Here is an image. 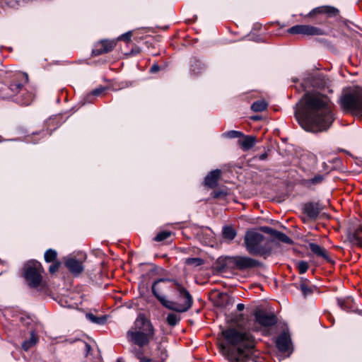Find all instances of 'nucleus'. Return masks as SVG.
Instances as JSON below:
<instances>
[{
  "instance_id": "9",
  "label": "nucleus",
  "mask_w": 362,
  "mask_h": 362,
  "mask_svg": "<svg viewBox=\"0 0 362 362\" xmlns=\"http://www.w3.org/2000/svg\"><path fill=\"white\" fill-rule=\"evenodd\" d=\"M129 330L140 333H147L154 336V329L151 322L143 315H139Z\"/></svg>"
},
{
  "instance_id": "18",
  "label": "nucleus",
  "mask_w": 362,
  "mask_h": 362,
  "mask_svg": "<svg viewBox=\"0 0 362 362\" xmlns=\"http://www.w3.org/2000/svg\"><path fill=\"white\" fill-rule=\"evenodd\" d=\"M29 77L27 73L20 72L16 76L12 86L15 89H25L29 88Z\"/></svg>"
},
{
  "instance_id": "23",
  "label": "nucleus",
  "mask_w": 362,
  "mask_h": 362,
  "mask_svg": "<svg viewBox=\"0 0 362 362\" xmlns=\"http://www.w3.org/2000/svg\"><path fill=\"white\" fill-rule=\"evenodd\" d=\"M309 248L317 256L323 257L325 259H329L327 250L320 245L316 243H310Z\"/></svg>"
},
{
  "instance_id": "29",
  "label": "nucleus",
  "mask_w": 362,
  "mask_h": 362,
  "mask_svg": "<svg viewBox=\"0 0 362 362\" xmlns=\"http://www.w3.org/2000/svg\"><path fill=\"white\" fill-rule=\"evenodd\" d=\"M180 316L173 313H169L166 317L168 324L172 327L175 326L180 321Z\"/></svg>"
},
{
  "instance_id": "50",
  "label": "nucleus",
  "mask_w": 362,
  "mask_h": 362,
  "mask_svg": "<svg viewBox=\"0 0 362 362\" xmlns=\"http://www.w3.org/2000/svg\"><path fill=\"white\" fill-rule=\"evenodd\" d=\"M86 317L88 320H90V313H86Z\"/></svg>"
},
{
  "instance_id": "1",
  "label": "nucleus",
  "mask_w": 362,
  "mask_h": 362,
  "mask_svg": "<svg viewBox=\"0 0 362 362\" xmlns=\"http://www.w3.org/2000/svg\"><path fill=\"white\" fill-rule=\"evenodd\" d=\"M333 104L321 92H306L295 106V117L305 131L327 130L334 121Z\"/></svg>"
},
{
  "instance_id": "5",
  "label": "nucleus",
  "mask_w": 362,
  "mask_h": 362,
  "mask_svg": "<svg viewBox=\"0 0 362 362\" xmlns=\"http://www.w3.org/2000/svg\"><path fill=\"white\" fill-rule=\"evenodd\" d=\"M337 103L343 112L362 116V92H341Z\"/></svg>"
},
{
  "instance_id": "43",
  "label": "nucleus",
  "mask_w": 362,
  "mask_h": 362,
  "mask_svg": "<svg viewBox=\"0 0 362 362\" xmlns=\"http://www.w3.org/2000/svg\"><path fill=\"white\" fill-rule=\"evenodd\" d=\"M160 70V67L157 64H154L151 67L150 72L152 74H155V73L158 72Z\"/></svg>"
},
{
  "instance_id": "46",
  "label": "nucleus",
  "mask_w": 362,
  "mask_h": 362,
  "mask_svg": "<svg viewBox=\"0 0 362 362\" xmlns=\"http://www.w3.org/2000/svg\"><path fill=\"white\" fill-rule=\"evenodd\" d=\"M141 51L140 48L138 47H136L134 49H132L131 51V53L129 54H135L139 53Z\"/></svg>"
},
{
  "instance_id": "7",
  "label": "nucleus",
  "mask_w": 362,
  "mask_h": 362,
  "mask_svg": "<svg viewBox=\"0 0 362 362\" xmlns=\"http://www.w3.org/2000/svg\"><path fill=\"white\" fill-rule=\"evenodd\" d=\"M304 88H313V89H329L332 86V81L325 74L319 72L308 74L305 78L303 83Z\"/></svg>"
},
{
  "instance_id": "17",
  "label": "nucleus",
  "mask_w": 362,
  "mask_h": 362,
  "mask_svg": "<svg viewBox=\"0 0 362 362\" xmlns=\"http://www.w3.org/2000/svg\"><path fill=\"white\" fill-rule=\"evenodd\" d=\"M132 352L135 354V356L140 360L139 362H163L164 361L167 356V351L165 349H161L160 348L158 349V352L159 353L158 358L157 360H153L152 358H148L146 357H142V351L139 349L134 348L132 349Z\"/></svg>"
},
{
  "instance_id": "28",
  "label": "nucleus",
  "mask_w": 362,
  "mask_h": 362,
  "mask_svg": "<svg viewBox=\"0 0 362 362\" xmlns=\"http://www.w3.org/2000/svg\"><path fill=\"white\" fill-rule=\"evenodd\" d=\"M204 66V64L197 59H194L191 64V71L195 75H198L202 72Z\"/></svg>"
},
{
  "instance_id": "42",
  "label": "nucleus",
  "mask_w": 362,
  "mask_h": 362,
  "mask_svg": "<svg viewBox=\"0 0 362 362\" xmlns=\"http://www.w3.org/2000/svg\"><path fill=\"white\" fill-rule=\"evenodd\" d=\"M337 304L341 310H347L349 307L346 305V301L344 299H337Z\"/></svg>"
},
{
  "instance_id": "32",
  "label": "nucleus",
  "mask_w": 362,
  "mask_h": 362,
  "mask_svg": "<svg viewBox=\"0 0 362 362\" xmlns=\"http://www.w3.org/2000/svg\"><path fill=\"white\" fill-rule=\"evenodd\" d=\"M57 253L54 250L49 249L45 253V260L47 262H52L57 258Z\"/></svg>"
},
{
  "instance_id": "16",
  "label": "nucleus",
  "mask_w": 362,
  "mask_h": 362,
  "mask_svg": "<svg viewBox=\"0 0 362 362\" xmlns=\"http://www.w3.org/2000/svg\"><path fill=\"white\" fill-rule=\"evenodd\" d=\"M339 13V10L333 6H322L313 9L305 17L314 18L317 15L325 14L327 17L332 18L338 16Z\"/></svg>"
},
{
  "instance_id": "27",
  "label": "nucleus",
  "mask_w": 362,
  "mask_h": 362,
  "mask_svg": "<svg viewBox=\"0 0 362 362\" xmlns=\"http://www.w3.org/2000/svg\"><path fill=\"white\" fill-rule=\"evenodd\" d=\"M349 238L354 244L361 245L362 243V228H357Z\"/></svg>"
},
{
  "instance_id": "52",
  "label": "nucleus",
  "mask_w": 362,
  "mask_h": 362,
  "mask_svg": "<svg viewBox=\"0 0 362 362\" xmlns=\"http://www.w3.org/2000/svg\"><path fill=\"white\" fill-rule=\"evenodd\" d=\"M252 119L257 120V119H259V117H257V116L252 117Z\"/></svg>"
},
{
  "instance_id": "49",
  "label": "nucleus",
  "mask_w": 362,
  "mask_h": 362,
  "mask_svg": "<svg viewBox=\"0 0 362 362\" xmlns=\"http://www.w3.org/2000/svg\"><path fill=\"white\" fill-rule=\"evenodd\" d=\"M5 93H6V95H1V98L2 99L7 100L6 98H4L3 97H4V96H6H6H9V95H11L12 93H11V92H10V94H9V95H8V94L9 93V92H5Z\"/></svg>"
},
{
  "instance_id": "19",
  "label": "nucleus",
  "mask_w": 362,
  "mask_h": 362,
  "mask_svg": "<svg viewBox=\"0 0 362 362\" xmlns=\"http://www.w3.org/2000/svg\"><path fill=\"white\" fill-rule=\"evenodd\" d=\"M322 210V207L317 202H309L304 205L303 211L304 213L311 219H315L320 212Z\"/></svg>"
},
{
  "instance_id": "31",
  "label": "nucleus",
  "mask_w": 362,
  "mask_h": 362,
  "mask_svg": "<svg viewBox=\"0 0 362 362\" xmlns=\"http://www.w3.org/2000/svg\"><path fill=\"white\" fill-rule=\"evenodd\" d=\"M273 237L284 243L291 244L292 243L291 239L288 236H287L285 233L276 230H275Z\"/></svg>"
},
{
  "instance_id": "26",
  "label": "nucleus",
  "mask_w": 362,
  "mask_h": 362,
  "mask_svg": "<svg viewBox=\"0 0 362 362\" xmlns=\"http://www.w3.org/2000/svg\"><path fill=\"white\" fill-rule=\"evenodd\" d=\"M223 238L228 240H233L236 236L235 230L230 226H226L222 230Z\"/></svg>"
},
{
  "instance_id": "8",
  "label": "nucleus",
  "mask_w": 362,
  "mask_h": 362,
  "mask_svg": "<svg viewBox=\"0 0 362 362\" xmlns=\"http://www.w3.org/2000/svg\"><path fill=\"white\" fill-rule=\"evenodd\" d=\"M288 33L292 35H305L309 36L322 35L325 34L323 30L309 25H296L291 27Z\"/></svg>"
},
{
  "instance_id": "39",
  "label": "nucleus",
  "mask_w": 362,
  "mask_h": 362,
  "mask_svg": "<svg viewBox=\"0 0 362 362\" xmlns=\"http://www.w3.org/2000/svg\"><path fill=\"white\" fill-rule=\"evenodd\" d=\"M323 179H324L323 175L317 174V175H315L313 178H311L309 180V182L313 185H317V184L322 182Z\"/></svg>"
},
{
  "instance_id": "53",
  "label": "nucleus",
  "mask_w": 362,
  "mask_h": 362,
  "mask_svg": "<svg viewBox=\"0 0 362 362\" xmlns=\"http://www.w3.org/2000/svg\"><path fill=\"white\" fill-rule=\"evenodd\" d=\"M3 141L1 136H0V142H1Z\"/></svg>"
},
{
  "instance_id": "12",
  "label": "nucleus",
  "mask_w": 362,
  "mask_h": 362,
  "mask_svg": "<svg viewBox=\"0 0 362 362\" xmlns=\"http://www.w3.org/2000/svg\"><path fill=\"white\" fill-rule=\"evenodd\" d=\"M232 262L240 270L257 267L260 265L258 260L245 256H235L232 257Z\"/></svg>"
},
{
  "instance_id": "22",
  "label": "nucleus",
  "mask_w": 362,
  "mask_h": 362,
  "mask_svg": "<svg viewBox=\"0 0 362 362\" xmlns=\"http://www.w3.org/2000/svg\"><path fill=\"white\" fill-rule=\"evenodd\" d=\"M256 141L252 136H243V139L238 141L239 145L243 151H247L253 147Z\"/></svg>"
},
{
  "instance_id": "54",
  "label": "nucleus",
  "mask_w": 362,
  "mask_h": 362,
  "mask_svg": "<svg viewBox=\"0 0 362 362\" xmlns=\"http://www.w3.org/2000/svg\"><path fill=\"white\" fill-rule=\"evenodd\" d=\"M95 90L98 91V90H103L102 89H95Z\"/></svg>"
},
{
  "instance_id": "24",
  "label": "nucleus",
  "mask_w": 362,
  "mask_h": 362,
  "mask_svg": "<svg viewBox=\"0 0 362 362\" xmlns=\"http://www.w3.org/2000/svg\"><path fill=\"white\" fill-rule=\"evenodd\" d=\"M38 338L34 332H30V338L25 340L22 344V349L24 351L29 350L31 347L34 346L37 342Z\"/></svg>"
},
{
  "instance_id": "44",
  "label": "nucleus",
  "mask_w": 362,
  "mask_h": 362,
  "mask_svg": "<svg viewBox=\"0 0 362 362\" xmlns=\"http://www.w3.org/2000/svg\"><path fill=\"white\" fill-rule=\"evenodd\" d=\"M344 90H346V91H349V90H362V88H361L358 86H354V87L346 88Z\"/></svg>"
},
{
  "instance_id": "47",
  "label": "nucleus",
  "mask_w": 362,
  "mask_h": 362,
  "mask_svg": "<svg viewBox=\"0 0 362 362\" xmlns=\"http://www.w3.org/2000/svg\"><path fill=\"white\" fill-rule=\"evenodd\" d=\"M244 308H245V305H244V304H243V303H239V304H238V305H237V310H238V311H242V310H244Z\"/></svg>"
},
{
  "instance_id": "13",
  "label": "nucleus",
  "mask_w": 362,
  "mask_h": 362,
  "mask_svg": "<svg viewBox=\"0 0 362 362\" xmlns=\"http://www.w3.org/2000/svg\"><path fill=\"white\" fill-rule=\"evenodd\" d=\"M255 317L256 322L264 327H272L277 322L275 315L262 310L255 313Z\"/></svg>"
},
{
  "instance_id": "48",
  "label": "nucleus",
  "mask_w": 362,
  "mask_h": 362,
  "mask_svg": "<svg viewBox=\"0 0 362 362\" xmlns=\"http://www.w3.org/2000/svg\"><path fill=\"white\" fill-rule=\"evenodd\" d=\"M102 92H98V91H95V92H92V97L93 96H99L100 95Z\"/></svg>"
},
{
  "instance_id": "20",
  "label": "nucleus",
  "mask_w": 362,
  "mask_h": 362,
  "mask_svg": "<svg viewBox=\"0 0 362 362\" xmlns=\"http://www.w3.org/2000/svg\"><path fill=\"white\" fill-rule=\"evenodd\" d=\"M221 171L218 169L211 171L204 179V185L210 188H214L220 178Z\"/></svg>"
},
{
  "instance_id": "2",
  "label": "nucleus",
  "mask_w": 362,
  "mask_h": 362,
  "mask_svg": "<svg viewBox=\"0 0 362 362\" xmlns=\"http://www.w3.org/2000/svg\"><path fill=\"white\" fill-rule=\"evenodd\" d=\"M151 291L163 306L174 312L185 313L193 305L192 296L177 279H158L153 282Z\"/></svg>"
},
{
  "instance_id": "40",
  "label": "nucleus",
  "mask_w": 362,
  "mask_h": 362,
  "mask_svg": "<svg viewBox=\"0 0 362 362\" xmlns=\"http://www.w3.org/2000/svg\"><path fill=\"white\" fill-rule=\"evenodd\" d=\"M260 230L273 236L276 230L269 226H262L260 228Z\"/></svg>"
},
{
  "instance_id": "3",
  "label": "nucleus",
  "mask_w": 362,
  "mask_h": 362,
  "mask_svg": "<svg viewBox=\"0 0 362 362\" xmlns=\"http://www.w3.org/2000/svg\"><path fill=\"white\" fill-rule=\"evenodd\" d=\"M222 334L226 343L221 345V351L230 362H258L249 356L255 345L250 332L230 328L223 330Z\"/></svg>"
},
{
  "instance_id": "33",
  "label": "nucleus",
  "mask_w": 362,
  "mask_h": 362,
  "mask_svg": "<svg viewBox=\"0 0 362 362\" xmlns=\"http://www.w3.org/2000/svg\"><path fill=\"white\" fill-rule=\"evenodd\" d=\"M185 263L187 265H193L195 267L200 266L204 264V260L199 257L187 258L185 259Z\"/></svg>"
},
{
  "instance_id": "15",
  "label": "nucleus",
  "mask_w": 362,
  "mask_h": 362,
  "mask_svg": "<svg viewBox=\"0 0 362 362\" xmlns=\"http://www.w3.org/2000/svg\"><path fill=\"white\" fill-rule=\"evenodd\" d=\"M9 96H4V98L14 101L23 105H30L33 100L32 92H11Z\"/></svg>"
},
{
  "instance_id": "6",
  "label": "nucleus",
  "mask_w": 362,
  "mask_h": 362,
  "mask_svg": "<svg viewBox=\"0 0 362 362\" xmlns=\"http://www.w3.org/2000/svg\"><path fill=\"white\" fill-rule=\"evenodd\" d=\"M43 269L41 264L35 260L28 262L24 266V277L30 287L36 288L42 281Z\"/></svg>"
},
{
  "instance_id": "38",
  "label": "nucleus",
  "mask_w": 362,
  "mask_h": 362,
  "mask_svg": "<svg viewBox=\"0 0 362 362\" xmlns=\"http://www.w3.org/2000/svg\"><path fill=\"white\" fill-rule=\"evenodd\" d=\"M132 31H129L123 35H122L121 36H119L116 40H117V42L119 41V40H124L127 42H129L131 41V38H132Z\"/></svg>"
},
{
  "instance_id": "34",
  "label": "nucleus",
  "mask_w": 362,
  "mask_h": 362,
  "mask_svg": "<svg viewBox=\"0 0 362 362\" xmlns=\"http://www.w3.org/2000/svg\"><path fill=\"white\" fill-rule=\"evenodd\" d=\"M223 135L225 137L230 138V139L240 138V137L243 136V134L241 132L235 131V130H231V131L225 132Z\"/></svg>"
},
{
  "instance_id": "10",
  "label": "nucleus",
  "mask_w": 362,
  "mask_h": 362,
  "mask_svg": "<svg viewBox=\"0 0 362 362\" xmlns=\"http://www.w3.org/2000/svg\"><path fill=\"white\" fill-rule=\"evenodd\" d=\"M276 345L278 349L281 352H292V341L287 327L284 328L281 333L276 337Z\"/></svg>"
},
{
  "instance_id": "35",
  "label": "nucleus",
  "mask_w": 362,
  "mask_h": 362,
  "mask_svg": "<svg viewBox=\"0 0 362 362\" xmlns=\"http://www.w3.org/2000/svg\"><path fill=\"white\" fill-rule=\"evenodd\" d=\"M171 235V233L169 231H161L158 233L156 236L154 238V240L157 242L163 241L168 238Z\"/></svg>"
},
{
  "instance_id": "45",
  "label": "nucleus",
  "mask_w": 362,
  "mask_h": 362,
  "mask_svg": "<svg viewBox=\"0 0 362 362\" xmlns=\"http://www.w3.org/2000/svg\"><path fill=\"white\" fill-rule=\"evenodd\" d=\"M268 155L267 153H262L257 156L258 159L260 160H264L267 159Z\"/></svg>"
},
{
  "instance_id": "51",
  "label": "nucleus",
  "mask_w": 362,
  "mask_h": 362,
  "mask_svg": "<svg viewBox=\"0 0 362 362\" xmlns=\"http://www.w3.org/2000/svg\"><path fill=\"white\" fill-rule=\"evenodd\" d=\"M85 345H86V349H87V353H88V351H90V346H89V344H87V343H86V344H85Z\"/></svg>"
},
{
  "instance_id": "4",
  "label": "nucleus",
  "mask_w": 362,
  "mask_h": 362,
  "mask_svg": "<svg viewBox=\"0 0 362 362\" xmlns=\"http://www.w3.org/2000/svg\"><path fill=\"white\" fill-rule=\"evenodd\" d=\"M244 245L250 255L266 258L272 252L271 240L256 229L246 231L244 237Z\"/></svg>"
},
{
  "instance_id": "11",
  "label": "nucleus",
  "mask_w": 362,
  "mask_h": 362,
  "mask_svg": "<svg viewBox=\"0 0 362 362\" xmlns=\"http://www.w3.org/2000/svg\"><path fill=\"white\" fill-rule=\"evenodd\" d=\"M153 335L147 333H140L132 330L127 332V340L134 344L139 346L140 348L148 344L153 339Z\"/></svg>"
},
{
  "instance_id": "14",
  "label": "nucleus",
  "mask_w": 362,
  "mask_h": 362,
  "mask_svg": "<svg viewBox=\"0 0 362 362\" xmlns=\"http://www.w3.org/2000/svg\"><path fill=\"white\" fill-rule=\"evenodd\" d=\"M117 45L115 40H103L98 42L95 49L92 50V54L100 55L111 52Z\"/></svg>"
},
{
  "instance_id": "21",
  "label": "nucleus",
  "mask_w": 362,
  "mask_h": 362,
  "mask_svg": "<svg viewBox=\"0 0 362 362\" xmlns=\"http://www.w3.org/2000/svg\"><path fill=\"white\" fill-rule=\"evenodd\" d=\"M65 265L74 274H79L82 271L81 263L75 259H67L65 261Z\"/></svg>"
},
{
  "instance_id": "36",
  "label": "nucleus",
  "mask_w": 362,
  "mask_h": 362,
  "mask_svg": "<svg viewBox=\"0 0 362 362\" xmlns=\"http://www.w3.org/2000/svg\"><path fill=\"white\" fill-rule=\"evenodd\" d=\"M107 322V315H102L100 317L94 316L92 315V323L98 325H104Z\"/></svg>"
},
{
  "instance_id": "41",
  "label": "nucleus",
  "mask_w": 362,
  "mask_h": 362,
  "mask_svg": "<svg viewBox=\"0 0 362 362\" xmlns=\"http://www.w3.org/2000/svg\"><path fill=\"white\" fill-rule=\"evenodd\" d=\"M59 265H60L59 262H54V263H53L52 264H51L49 266V272L51 274L55 273L59 269Z\"/></svg>"
},
{
  "instance_id": "25",
  "label": "nucleus",
  "mask_w": 362,
  "mask_h": 362,
  "mask_svg": "<svg viewBox=\"0 0 362 362\" xmlns=\"http://www.w3.org/2000/svg\"><path fill=\"white\" fill-rule=\"evenodd\" d=\"M268 107V103L264 99L258 100L254 102L251 105V110L253 112H262Z\"/></svg>"
},
{
  "instance_id": "37",
  "label": "nucleus",
  "mask_w": 362,
  "mask_h": 362,
  "mask_svg": "<svg viewBox=\"0 0 362 362\" xmlns=\"http://www.w3.org/2000/svg\"><path fill=\"white\" fill-rule=\"evenodd\" d=\"M297 267L300 274H304L308 269V263L305 261H300L297 263Z\"/></svg>"
},
{
  "instance_id": "30",
  "label": "nucleus",
  "mask_w": 362,
  "mask_h": 362,
  "mask_svg": "<svg viewBox=\"0 0 362 362\" xmlns=\"http://www.w3.org/2000/svg\"><path fill=\"white\" fill-rule=\"evenodd\" d=\"M299 288L304 296H309L313 292V288L308 285L305 279L300 281Z\"/></svg>"
}]
</instances>
